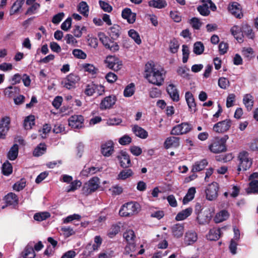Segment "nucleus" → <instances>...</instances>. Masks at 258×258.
I'll use <instances>...</instances> for the list:
<instances>
[{
  "label": "nucleus",
  "mask_w": 258,
  "mask_h": 258,
  "mask_svg": "<svg viewBox=\"0 0 258 258\" xmlns=\"http://www.w3.org/2000/svg\"><path fill=\"white\" fill-rule=\"evenodd\" d=\"M120 227L117 225H113L109 229L107 235L109 237L112 238L115 236L119 231Z\"/></svg>",
  "instance_id": "56"
},
{
  "label": "nucleus",
  "mask_w": 258,
  "mask_h": 258,
  "mask_svg": "<svg viewBox=\"0 0 258 258\" xmlns=\"http://www.w3.org/2000/svg\"><path fill=\"white\" fill-rule=\"evenodd\" d=\"M196 192L195 187H190L184 197L183 199L182 203L184 205L186 204L194 199L195 195Z\"/></svg>",
  "instance_id": "39"
},
{
  "label": "nucleus",
  "mask_w": 258,
  "mask_h": 258,
  "mask_svg": "<svg viewBox=\"0 0 258 258\" xmlns=\"http://www.w3.org/2000/svg\"><path fill=\"white\" fill-rule=\"evenodd\" d=\"M140 205L135 202H128L123 205L119 211V214L122 217H130L137 214L140 211Z\"/></svg>",
  "instance_id": "4"
},
{
  "label": "nucleus",
  "mask_w": 258,
  "mask_h": 258,
  "mask_svg": "<svg viewBox=\"0 0 258 258\" xmlns=\"http://www.w3.org/2000/svg\"><path fill=\"white\" fill-rule=\"evenodd\" d=\"M198 239V235L194 231H188L184 235V243L186 246L192 245Z\"/></svg>",
  "instance_id": "24"
},
{
  "label": "nucleus",
  "mask_w": 258,
  "mask_h": 258,
  "mask_svg": "<svg viewBox=\"0 0 258 258\" xmlns=\"http://www.w3.org/2000/svg\"><path fill=\"white\" fill-rule=\"evenodd\" d=\"M121 27L119 25L114 24L109 29L108 32L109 36L113 40H116L120 35Z\"/></svg>",
  "instance_id": "29"
},
{
  "label": "nucleus",
  "mask_w": 258,
  "mask_h": 258,
  "mask_svg": "<svg viewBox=\"0 0 258 258\" xmlns=\"http://www.w3.org/2000/svg\"><path fill=\"white\" fill-rule=\"evenodd\" d=\"M248 187L246 188V191L247 194H258V180H252L248 183Z\"/></svg>",
  "instance_id": "43"
},
{
  "label": "nucleus",
  "mask_w": 258,
  "mask_h": 258,
  "mask_svg": "<svg viewBox=\"0 0 258 258\" xmlns=\"http://www.w3.org/2000/svg\"><path fill=\"white\" fill-rule=\"evenodd\" d=\"M197 10L199 13L203 16H207L209 15L210 13V11L209 10L208 5L206 3H204L202 5L198 6Z\"/></svg>",
  "instance_id": "49"
},
{
  "label": "nucleus",
  "mask_w": 258,
  "mask_h": 258,
  "mask_svg": "<svg viewBox=\"0 0 258 258\" xmlns=\"http://www.w3.org/2000/svg\"><path fill=\"white\" fill-rule=\"evenodd\" d=\"M166 90L172 101L178 102L179 100L178 91L175 85L173 84H169L167 86Z\"/></svg>",
  "instance_id": "27"
},
{
  "label": "nucleus",
  "mask_w": 258,
  "mask_h": 258,
  "mask_svg": "<svg viewBox=\"0 0 258 258\" xmlns=\"http://www.w3.org/2000/svg\"><path fill=\"white\" fill-rule=\"evenodd\" d=\"M179 47L178 41L175 39L173 38L170 41L169 49L171 52L175 53L178 51Z\"/></svg>",
  "instance_id": "59"
},
{
  "label": "nucleus",
  "mask_w": 258,
  "mask_h": 258,
  "mask_svg": "<svg viewBox=\"0 0 258 258\" xmlns=\"http://www.w3.org/2000/svg\"><path fill=\"white\" fill-rule=\"evenodd\" d=\"M24 3V0H17L13 4L10 11V15L11 16L18 13L22 8Z\"/></svg>",
  "instance_id": "40"
},
{
  "label": "nucleus",
  "mask_w": 258,
  "mask_h": 258,
  "mask_svg": "<svg viewBox=\"0 0 258 258\" xmlns=\"http://www.w3.org/2000/svg\"><path fill=\"white\" fill-rule=\"evenodd\" d=\"M192 212V208L188 207L179 212L175 217V220L176 221L183 220L189 216L191 214Z\"/></svg>",
  "instance_id": "32"
},
{
  "label": "nucleus",
  "mask_w": 258,
  "mask_h": 258,
  "mask_svg": "<svg viewBox=\"0 0 258 258\" xmlns=\"http://www.w3.org/2000/svg\"><path fill=\"white\" fill-rule=\"evenodd\" d=\"M84 117L81 115L71 116L68 119L69 125L72 128L79 129L83 126Z\"/></svg>",
  "instance_id": "14"
},
{
  "label": "nucleus",
  "mask_w": 258,
  "mask_h": 258,
  "mask_svg": "<svg viewBox=\"0 0 258 258\" xmlns=\"http://www.w3.org/2000/svg\"><path fill=\"white\" fill-rule=\"evenodd\" d=\"M3 200L5 201L6 205L2 207V209L10 206L15 207L18 205L19 198L17 195L14 192L8 193L4 197Z\"/></svg>",
  "instance_id": "18"
},
{
  "label": "nucleus",
  "mask_w": 258,
  "mask_h": 258,
  "mask_svg": "<svg viewBox=\"0 0 258 258\" xmlns=\"http://www.w3.org/2000/svg\"><path fill=\"white\" fill-rule=\"evenodd\" d=\"M99 170L97 169L96 167L93 166L86 168V167L85 166L81 173L83 175L88 176L90 174L96 173Z\"/></svg>",
  "instance_id": "60"
},
{
  "label": "nucleus",
  "mask_w": 258,
  "mask_h": 258,
  "mask_svg": "<svg viewBox=\"0 0 258 258\" xmlns=\"http://www.w3.org/2000/svg\"><path fill=\"white\" fill-rule=\"evenodd\" d=\"M97 89V86L93 83L89 84L86 85V88L84 90V93L88 96H92L95 92Z\"/></svg>",
  "instance_id": "52"
},
{
  "label": "nucleus",
  "mask_w": 258,
  "mask_h": 258,
  "mask_svg": "<svg viewBox=\"0 0 258 258\" xmlns=\"http://www.w3.org/2000/svg\"><path fill=\"white\" fill-rule=\"evenodd\" d=\"M98 250L97 246L93 244L88 243L85 247L82 254L85 257H88L91 256L95 251Z\"/></svg>",
  "instance_id": "41"
},
{
  "label": "nucleus",
  "mask_w": 258,
  "mask_h": 258,
  "mask_svg": "<svg viewBox=\"0 0 258 258\" xmlns=\"http://www.w3.org/2000/svg\"><path fill=\"white\" fill-rule=\"evenodd\" d=\"M82 185V182L80 180H75L70 182V184L68 186L67 191L68 192L74 191L78 187H80Z\"/></svg>",
  "instance_id": "54"
},
{
  "label": "nucleus",
  "mask_w": 258,
  "mask_h": 258,
  "mask_svg": "<svg viewBox=\"0 0 258 258\" xmlns=\"http://www.w3.org/2000/svg\"><path fill=\"white\" fill-rule=\"evenodd\" d=\"M230 32L239 43L243 42L242 27H240L237 25H234L231 28Z\"/></svg>",
  "instance_id": "26"
},
{
  "label": "nucleus",
  "mask_w": 258,
  "mask_h": 258,
  "mask_svg": "<svg viewBox=\"0 0 258 258\" xmlns=\"http://www.w3.org/2000/svg\"><path fill=\"white\" fill-rule=\"evenodd\" d=\"M119 154L116 157L119 161L120 166L123 168L131 167L132 163L128 154L123 151H121Z\"/></svg>",
  "instance_id": "17"
},
{
  "label": "nucleus",
  "mask_w": 258,
  "mask_h": 258,
  "mask_svg": "<svg viewBox=\"0 0 258 258\" xmlns=\"http://www.w3.org/2000/svg\"><path fill=\"white\" fill-rule=\"evenodd\" d=\"M2 173L6 176H9L13 172V167L9 161H6L2 167Z\"/></svg>",
  "instance_id": "47"
},
{
  "label": "nucleus",
  "mask_w": 258,
  "mask_h": 258,
  "mask_svg": "<svg viewBox=\"0 0 258 258\" xmlns=\"http://www.w3.org/2000/svg\"><path fill=\"white\" fill-rule=\"evenodd\" d=\"M46 150V145L41 143L34 149L33 154L35 157H39L42 155Z\"/></svg>",
  "instance_id": "48"
},
{
  "label": "nucleus",
  "mask_w": 258,
  "mask_h": 258,
  "mask_svg": "<svg viewBox=\"0 0 258 258\" xmlns=\"http://www.w3.org/2000/svg\"><path fill=\"white\" fill-rule=\"evenodd\" d=\"M180 138L171 136L168 137L164 143V147L166 149L170 148H178L180 145Z\"/></svg>",
  "instance_id": "22"
},
{
  "label": "nucleus",
  "mask_w": 258,
  "mask_h": 258,
  "mask_svg": "<svg viewBox=\"0 0 258 258\" xmlns=\"http://www.w3.org/2000/svg\"><path fill=\"white\" fill-rule=\"evenodd\" d=\"M204 50V46L201 41H197L194 45V52L197 55L202 54Z\"/></svg>",
  "instance_id": "53"
},
{
  "label": "nucleus",
  "mask_w": 258,
  "mask_h": 258,
  "mask_svg": "<svg viewBox=\"0 0 258 258\" xmlns=\"http://www.w3.org/2000/svg\"><path fill=\"white\" fill-rule=\"evenodd\" d=\"M185 98L188 107L189 111L195 112L197 109L193 94L190 92L187 91L185 94Z\"/></svg>",
  "instance_id": "23"
},
{
  "label": "nucleus",
  "mask_w": 258,
  "mask_h": 258,
  "mask_svg": "<svg viewBox=\"0 0 258 258\" xmlns=\"http://www.w3.org/2000/svg\"><path fill=\"white\" fill-rule=\"evenodd\" d=\"M228 9L229 12L236 18L240 19L243 16L241 6L237 2L229 4Z\"/></svg>",
  "instance_id": "20"
},
{
  "label": "nucleus",
  "mask_w": 258,
  "mask_h": 258,
  "mask_svg": "<svg viewBox=\"0 0 258 258\" xmlns=\"http://www.w3.org/2000/svg\"><path fill=\"white\" fill-rule=\"evenodd\" d=\"M50 214L48 212L36 213L34 215V219L37 221H42L50 217Z\"/></svg>",
  "instance_id": "51"
},
{
  "label": "nucleus",
  "mask_w": 258,
  "mask_h": 258,
  "mask_svg": "<svg viewBox=\"0 0 258 258\" xmlns=\"http://www.w3.org/2000/svg\"><path fill=\"white\" fill-rule=\"evenodd\" d=\"M243 35H245L248 39H253L255 37V34L250 26L245 24L242 25Z\"/></svg>",
  "instance_id": "36"
},
{
  "label": "nucleus",
  "mask_w": 258,
  "mask_h": 258,
  "mask_svg": "<svg viewBox=\"0 0 258 258\" xmlns=\"http://www.w3.org/2000/svg\"><path fill=\"white\" fill-rule=\"evenodd\" d=\"M229 216L230 214L227 210H222L216 214L214 221L216 223H219L228 219Z\"/></svg>",
  "instance_id": "30"
},
{
  "label": "nucleus",
  "mask_w": 258,
  "mask_h": 258,
  "mask_svg": "<svg viewBox=\"0 0 258 258\" xmlns=\"http://www.w3.org/2000/svg\"><path fill=\"white\" fill-rule=\"evenodd\" d=\"M35 116L33 115H30L25 117L23 126L25 130H31L32 126L35 125Z\"/></svg>",
  "instance_id": "38"
},
{
  "label": "nucleus",
  "mask_w": 258,
  "mask_h": 258,
  "mask_svg": "<svg viewBox=\"0 0 258 258\" xmlns=\"http://www.w3.org/2000/svg\"><path fill=\"white\" fill-rule=\"evenodd\" d=\"M19 92V89L17 87L9 86L5 90L4 93L5 95L9 97H12L14 94Z\"/></svg>",
  "instance_id": "57"
},
{
  "label": "nucleus",
  "mask_w": 258,
  "mask_h": 258,
  "mask_svg": "<svg viewBox=\"0 0 258 258\" xmlns=\"http://www.w3.org/2000/svg\"><path fill=\"white\" fill-rule=\"evenodd\" d=\"M228 139L227 135L222 138L215 137L209 146V149L215 154L226 152L227 150L226 143Z\"/></svg>",
  "instance_id": "3"
},
{
  "label": "nucleus",
  "mask_w": 258,
  "mask_h": 258,
  "mask_svg": "<svg viewBox=\"0 0 258 258\" xmlns=\"http://www.w3.org/2000/svg\"><path fill=\"white\" fill-rule=\"evenodd\" d=\"M128 36L131 37L138 45L142 43L139 34L134 29H131L128 31Z\"/></svg>",
  "instance_id": "50"
},
{
  "label": "nucleus",
  "mask_w": 258,
  "mask_h": 258,
  "mask_svg": "<svg viewBox=\"0 0 258 258\" xmlns=\"http://www.w3.org/2000/svg\"><path fill=\"white\" fill-rule=\"evenodd\" d=\"M127 244L125 247L126 252H133L136 250L135 238L136 235L134 231L132 229L126 230L123 234Z\"/></svg>",
  "instance_id": "7"
},
{
  "label": "nucleus",
  "mask_w": 258,
  "mask_h": 258,
  "mask_svg": "<svg viewBox=\"0 0 258 258\" xmlns=\"http://www.w3.org/2000/svg\"><path fill=\"white\" fill-rule=\"evenodd\" d=\"M107 67L115 71H117L121 68L122 62L120 59L115 55H108L104 60Z\"/></svg>",
  "instance_id": "11"
},
{
  "label": "nucleus",
  "mask_w": 258,
  "mask_h": 258,
  "mask_svg": "<svg viewBox=\"0 0 258 258\" xmlns=\"http://www.w3.org/2000/svg\"><path fill=\"white\" fill-rule=\"evenodd\" d=\"M145 78L149 83L161 86L164 82L163 74L155 68L153 62H148L145 65Z\"/></svg>",
  "instance_id": "1"
},
{
  "label": "nucleus",
  "mask_w": 258,
  "mask_h": 258,
  "mask_svg": "<svg viewBox=\"0 0 258 258\" xmlns=\"http://www.w3.org/2000/svg\"><path fill=\"white\" fill-rule=\"evenodd\" d=\"M221 234V230L220 228H213L210 230L207 237L211 241H216L219 239Z\"/></svg>",
  "instance_id": "33"
},
{
  "label": "nucleus",
  "mask_w": 258,
  "mask_h": 258,
  "mask_svg": "<svg viewBox=\"0 0 258 258\" xmlns=\"http://www.w3.org/2000/svg\"><path fill=\"white\" fill-rule=\"evenodd\" d=\"M114 152V144L112 141H108L101 146V152L105 157L110 156Z\"/></svg>",
  "instance_id": "21"
},
{
  "label": "nucleus",
  "mask_w": 258,
  "mask_h": 258,
  "mask_svg": "<svg viewBox=\"0 0 258 258\" xmlns=\"http://www.w3.org/2000/svg\"><path fill=\"white\" fill-rule=\"evenodd\" d=\"M116 100V96L113 95L105 97L102 100L100 104V109L103 110L112 108L115 104Z\"/></svg>",
  "instance_id": "16"
},
{
  "label": "nucleus",
  "mask_w": 258,
  "mask_h": 258,
  "mask_svg": "<svg viewBox=\"0 0 258 258\" xmlns=\"http://www.w3.org/2000/svg\"><path fill=\"white\" fill-rule=\"evenodd\" d=\"M219 184L216 182L209 184L205 190L206 199L209 201H213L217 199L219 190Z\"/></svg>",
  "instance_id": "12"
},
{
  "label": "nucleus",
  "mask_w": 258,
  "mask_h": 258,
  "mask_svg": "<svg viewBox=\"0 0 258 258\" xmlns=\"http://www.w3.org/2000/svg\"><path fill=\"white\" fill-rule=\"evenodd\" d=\"M26 186V180L25 178H22L20 181L15 183L13 188L15 190L19 191L22 190Z\"/></svg>",
  "instance_id": "58"
},
{
  "label": "nucleus",
  "mask_w": 258,
  "mask_h": 258,
  "mask_svg": "<svg viewBox=\"0 0 258 258\" xmlns=\"http://www.w3.org/2000/svg\"><path fill=\"white\" fill-rule=\"evenodd\" d=\"M22 256L23 258H34L36 254L32 245L28 244L22 252Z\"/></svg>",
  "instance_id": "34"
},
{
  "label": "nucleus",
  "mask_w": 258,
  "mask_h": 258,
  "mask_svg": "<svg viewBox=\"0 0 258 258\" xmlns=\"http://www.w3.org/2000/svg\"><path fill=\"white\" fill-rule=\"evenodd\" d=\"M99 186V178L93 177L87 182L84 184L82 189V194L87 196L96 191Z\"/></svg>",
  "instance_id": "5"
},
{
  "label": "nucleus",
  "mask_w": 258,
  "mask_h": 258,
  "mask_svg": "<svg viewBox=\"0 0 258 258\" xmlns=\"http://www.w3.org/2000/svg\"><path fill=\"white\" fill-rule=\"evenodd\" d=\"M149 6L151 7L162 9L167 6V3L165 0H151L148 3Z\"/></svg>",
  "instance_id": "42"
},
{
  "label": "nucleus",
  "mask_w": 258,
  "mask_h": 258,
  "mask_svg": "<svg viewBox=\"0 0 258 258\" xmlns=\"http://www.w3.org/2000/svg\"><path fill=\"white\" fill-rule=\"evenodd\" d=\"M83 67L86 72L92 74V75H94L97 73V69H96L93 64L85 63L83 64Z\"/></svg>",
  "instance_id": "62"
},
{
  "label": "nucleus",
  "mask_w": 258,
  "mask_h": 258,
  "mask_svg": "<svg viewBox=\"0 0 258 258\" xmlns=\"http://www.w3.org/2000/svg\"><path fill=\"white\" fill-rule=\"evenodd\" d=\"M208 164V162L205 159H202L200 161H197L192 166L191 171L192 172H199L203 170Z\"/></svg>",
  "instance_id": "35"
},
{
  "label": "nucleus",
  "mask_w": 258,
  "mask_h": 258,
  "mask_svg": "<svg viewBox=\"0 0 258 258\" xmlns=\"http://www.w3.org/2000/svg\"><path fill=\"white\" fill-rule=\"evenodd\" d=\"M121 16L130 24H133L136 19V14L132 12L130 8H126L122 11Z\"/></svg>",
  "instance_id": "25"
},
{
  "label": "nucleus",
  "mask_w": 258,
  "mask_h": 258,
  "mask_svg": "<svg viewBox=\"0 0 258 258\" xmlns=\"http://www.w3.org/2000/svg\"><path fill=\"white\" fill-rule=\"evenodd\" d=\"M74 56L79 59H85L87 57L86 54L81 49H75L73 51Z\"/></svg>",
  "instance_id": "64"
},
{
  "label": "nucleus",
  "mask_w": 258,
  "mask_h": 258,
  "mask_svg": "<svg viewBox=\"0 0 258 258\" xmlns=\"http://www.w3.org/2000/svg\"><path fill=\"white\" fill-rule=\"evenodd\" d=\"M212 217V213L208 209L203 211L202 213L198 214L196 220L200 225H205L210 222Z\"/></svg>",
  "instance_id": "15"
},
{
  "label": "nucleus",
  "mask_w": 258,
  "mask_h": 258,
  "mask_svg": "<svg viewBox=\"0 0 258 258\" xmlns=\"http://www.w3.org/2000/svg\"><path fill=\"white\" fill-rule=\"evenodd\" d=\"M132 131L136 136L141 139H146L148 136V132L138 125H135L132 128Z\"/></svg>",
  "instance_id": "31"
},
{
  "label": "nucleus",
  "mask_w": 258,
  "mask_h": 258,
  "mask_svg": "<svg viewBox=\"0 0 258 258\" xmlns=\"http://www.w3.org/2000/svg\"><path fill=\"white\" fill-rule=\"evenodd\" d=\"M40 6L38 3H35L30 7L25 13L26 15H31L36 13V11L40 8Z\"/></svg>",
  "instance_id": "63"
},
{
  "label": "nucleus",
  "mask_w": 258,
  "mask_h": 258,
  "mask_svg": "<svg viewBox=\"0 0 258 258\" xmlns=\"http://www.w3.org/2000/svg\"><path fill=\"white\" fill-rule=\"evenodd\" d=\"M80 80V77L75 73H71L61 81V84L68 89H72L76 87V84Z\"/></svg>",
  "instance_id": "10"
},
{
  "label": "nucleus",
  "mask_w": 258,
  "mask_h": 258,
  "mask_svg": "<svg viewBox=\"0 0 258 258\" xmlns=\"http://www.w3.org/2000/svg\"><path fill=\"white\" fill-rule=\"evenodd\" d=\"M172 233L177 238L182 236L184 232V226L180 224H176L171 227Z\"/></svg>",
  "instance_id": "28"
},
{
  "label": "nucleus",
  "mask_w": 258,
  "mask_h": 258,
  "mask_svg": "<svg viewBox=\"0 0 258 258\" xmlns=\"http://www.w3.org/2000/svg\"><path fill=\"white\" fill-rule=\"evenodd\" d=\"M231 125V120L230 119H226L219 121L213 126V130L216 133H224L228 131Z\"/></svg>",
  "instance_id": "13"
},
{
  "label": "nucleus",
  "mask_w": 258,
  "mask_h": 258,
  "mask_svg": "<svg viewBox=\"0 0 258 258\" xmlns=\"http://www.w3.org/2000/svg\"><path fill=\"white\" fill-rule=\"evenodd\" d=\"M100 40L101 41L104 47L109 49L112 52L117 51L119 49V46L117 43L115 42L113 39L106 36L103 33L99 34Z\"/></svg>",
  "instance_id": "8"
},
{
  "label": "nucleus",
  "mask_w": 258,
  "mask_h": 258,
  "mask_svg": "<svg viewBox=\"0 0 258 258\" xmlns=\"http://www.w3.org/2000/svg\"><path fill=\"white\" fill-rule=\"evenodd\" d=\"M249 154L247 152L243 151L239 153L238 158L239 164L237 168L238 171L241 170L246 171L252 165V160L248 157Z\"/></svg>",
  "instance_id": "6"
},
{
  "label": "nucleus",
  "mask_w": 258,
  "mask_h": 258,
  "mask_svg": "<svg viewBox=\"0 0 258 258\" xmlns=\"http://www.w3.org/2000/svg\"><path fill=\"white\" fill-rule=\"evenodd\" d=\"M134 174L133 170L131 169L124 168L122 170L118 175V178L121 180H125Z\"/></svg>",
  "instance_id": "46"
},
{
  "label": "nucleus",
  "mask_w": 258,
  "mask_h": 258,
  "mask_svg": "<svg viewBox=\"0 0 258 258\" xmlns=\"http://www.w3.org/2000/svg\"><path fill=\"white\" fill-rule=\"evenodd\" d=\"M192 129L191 124L187 122H184L174 126L171 130L170 134L175 136L183 135L189 133Z\"/></svg>",
  "instance_id": "9"
},
{
  "label": "nucleus",
  "mask_w": 258,
  "mask_h": 258,
  "mask_svg": "<svg viewBox=\"0 0 258 258\" xmlns=\"http://www.w3.org/2000/svg\"><path fill=\"white\" fill-rule=\"evenodd\" d=\"M189 24L192 27L196 30L200 29L202 25V22L200 21V19L196 17L192 18L189 20Z\"/></svg>",
  "instance_id": "61"
},
{
  "label": "nucleus",
  "mask_w": 258,
  "mask_h": 258,
  "mask_svg": "<svg viewBox=\"0 0 258 258\" xmlns=\"http://www.w3.org/2000/svg\"><path fill=\"white\" fill-rule=\"evenodd\" d=\"M89 6L86 2L82 1L78 6V11L85 17H88L89 15Z\"/></svg>",
  "instance_id": "44"
},
{
  "label": "nucleus",
  "mask_w": 258,
  "mask_h": 258,
  "mask_svg": "<svg viewBox=\"0 0 258 258\" xmlns=\"http://www.w3.org/2000/svg\"><path fill=\"white\" fill-rule=\"evenodd\" d=\"M145 78L149 83L161 86L164 82L163 74L155 68L153 62H148L145 65Z\"/></svg>",
  "instance_id": "2"
},
{
  "label": "nucleus",
  "mask_w": 258,
  "mask_h": 258,
  "mask_svg": "<svg viewBox=\"0 0 258 258\" xmlns=\"http://www.w3.org/2000/svg\"><path fill=\"white\" fill-rule=\"evenodd\" d=\"M10 118L5 116L1 119L0 123V139H5L10 128Z\"/></svg>",
  "instance_id": "19"
},
{
  "label": "nucleus",
  "mask_w": 258,
  "mask_h": 258,
  "mask_svg": "<svg viewBox=\"0 0 258 258\" xmlns=\"http://www.w3.org/2000/svg\"><path fill=\"white\" fill-rule=\"evenodd\" d=\"M243 102L248 111L252 109L253 101L252 100V96L250 94H247L244 96Z\"/></svg>",
  "instance_id": "45"
},
{
  "label": "nucleus",
  "mask_w": 258,
  "mask_h": 258,
  "mask_svg": "<svg viewBox=\"0 0 258 258\" xmlns=\"http://www.w3.org/2000/svg\"><path fill=\"white\" fill-rule=\"evenodd\" d=\"M18 145L16 144L13 145V146L11 148L10 151L8 153V158L12 161L15 160L18 157Z\"/></svg>",
  "instance_id": "37"
},
{
  "label": "nucleus",
  "mask_w": 258,
  "mask_h": 258,
  "mask_svg": "<svg viewBox=\"0 0 258 258\" xmlns=\"http://www.w3.org/2000/svg\"><path fill=\"white\" fill-rule=\"evenodd\" d=\"M134 93L135 85L134 83H131L125 87L123 91V95L126 97H129L132 96Z\"/></svg>",
  "instance_id": "55"
}]
</instances>
